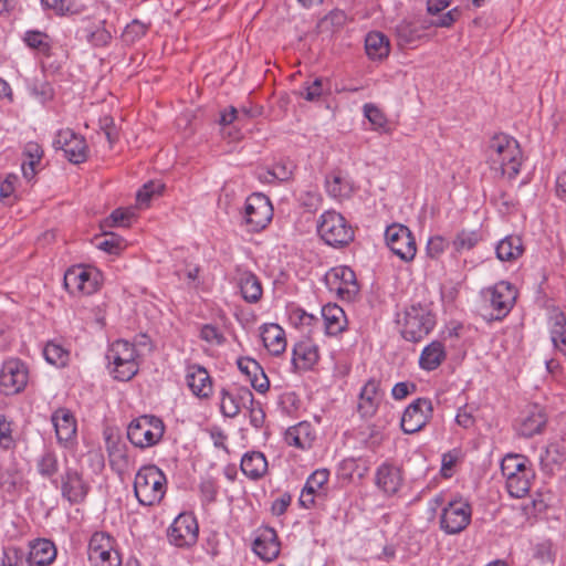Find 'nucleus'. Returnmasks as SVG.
<instances>
[{
    "label": "nucleus",
    "instance_id": "f257e3e1",
    "mask_svg": "<svg viewBox=\"0 0 566 566\" xmlns=\"http://www.w3.org/2000/svg\"><path fill=\"white\" fill-rule=\"evenodd\" d=\"M486 163L492 171L514 179L521 171L523 154L518 142L510 135L496 134L485 148Z\"/></svg>",
    "mask_w": 566,
    "mask_h": 566
},
{
    "label": "nucleus",
    "instance_id": "f03ea898",
    "mask_svg": "<svg viewBox=\"0 0 566 566\" xmlns=\"http://www.w3.org/2000/svg\"><path fill=\"white\" fill-rule=\"evenodd\" d=\"M167 491V478L155 464L142 467L134 480V493L137 501L145 506L159 504Z\"/></svg>",
    "mask_w": 566,
    "mask_h": 566
},
{
    "label": "nucleus",
    "instance_id": "7ed1b4c3",
    "mask_svg": "<svg viewBox=\"0 0 566 566\" xmlns=\"http://www.w3.org/2000/svg\"><path fill=\"white\" fill-rule=\"evenodd\" d=\"M138 353L133 344L124 339L115 340L106 353L111 373L119 381H128L139 370Z\"/></svg>",
    "mask_w": 566,
    "mask_h": 566
},
{
    "label": "nucleus",
    "instance_id": "20e7f679",
    "mask_svg": "<svg viewBox=\"0 0 566 566\" xmlns=\"http://www.w3.org/2000/svg\"><path fill=\"white\" fill-rule=\"evenodd\" d=\"M317 233L328 245L342 248L354 240V230L345 217L335 211L327 210L317 221Z\"/></svg>",
    "mask_w": 566,
    "mask_h": 566
},
{
    "label": "nucleus",
    "instance_id": "39448f33",
    "mask_svg": "<svg viewBox=\"0 0 566 566\" xmlns=\"http://www.w3.org/2000/svg\"><path fill=\"white\" fill-rule=\"evenodd\" d=\"M165 432L163 420L156 416L144 415L133 419L127 427V438L132 444L145 449L157 444Z\"/></svg>",
    "mask_w": 566,
    "mask_h": 566
},
{
    "label": "nucleus",
    "instance_id": "423d86ee",
    "mask_svg": "<svg viewBox=\"0 0 566 566\" xmlns=\"http://www.w3.org/2000/svg\"><path fill=\"white\" fill-rule=\"evenodd\" d=\"M102 284L101 272L92 266L73 265L64 273L63 285L74 296L91 295Z\"/></svg>",
    "mask_w": 566,
    "mask_h": 566
},
{
    "label": "nucleus",
    "instance_id": "0eeeda50",
    "mask_svg": "<svg viewBox=\"0 0 566 566\" xmlns=\"http://www.w3.org/2000/svg\"><path fill=\"white\" fill-rule=\"evenodd\" d=\"M87 556L91 566H120L122 556L116 539L106 532H95L90 538Z\"/></svg>",
    "mask_w": 566,
    "mask_h": 566
},
{
    "label": "nucleus",
    "instance_id": "6e6552de",
    "mask_svg": "<svg viewBox=\"0 0 566 566\" xmlns=\"http://www.w3.org/2000/svg\"><path fill=\"white\" fill-rule=\"evenodd\" d=\"M273 218V207L270 199L260 192L250 195L244 202L242 221L248 231L259 232L266 228Z\"/></svg>",
    "mask_w": 566,
    "mask_h": 566
},
{
    "label": "nucleus",
    "instance_id": "1a4fd4ad",
    "mask_svg": "<svg viewBox=\"0 0 566 566\" xmlns=\"http://www.w3.org/2000/svg\"><path fill=\"white\" fill-rule=\"evenodd\" d=\"M324 282L328 291L342 301L350 302L359 292L355 272L345 265L335 266L327 271Z\"/></svg>",
    "mask_w": 566,
    "mask_h": 566
},
{
    "label": "nucleus",
    "instance_id": "9d476101",
    "mask_svg": "<svg viewBox=\"0 0 566 566\" xmlns=\"http://www.w3.org/2000/svg\"><path fill=\"white\" fill-rule=\"evenodd\" d=\"M387 247L400 260L410 262L417 253L416 240L410 229L400 223H392L385 231Z\"/></svg>",
    "mask_w": 566,
    "mask_h": 566
},
{
    "label": "nucleus",
    "instance_id": "9b49d317",
    "mask_svg": "<svg viewBox=\"0 0 566 566\" xmlns=\"http://www.w3.org/2000/svg\"><path fill=\"white\" fill-rule=\"evenodd\" d=\"M29 379V371L20 359H9L3 363L0 370V390L6 396L21 392Z\"/></svg>",
    "mask_w": 566,
    "mask_h": 566
},
{
    "label": "nucleus",
    "instance_id": "f8f14e48",
    "mask_svg": "<svg viewBox=\"0 0 566 566\" xmlns=\"http://www.w3.org/2000/svg\"><path fill=\"white\" fill-rule=\"evenodd\" d=\"M472 510L468 502L455 500L443 507L440 517V527L447 534H459L471 522Z\"/></svg>",
    "mask_w": 566,
    "mask_h": 566
},
{
    "label": "nucleus",
    "instance_id": "ddd939ff",
    "mask_svg": "<svg viewBox=\"0 0 566 566\" xmlns=\"http://www.w3.org/2000/svg\"><path fill=\"white\" fill-rule=\"evenodd\" d=\"M432 413L433 407L430 399H416L403 411L400 423L402 431L408 434L420 431L429 422Z\"/></svg>",
    "mask_w": 566,
    "mask_h": 566
},
{
    "label": "nucleus",
    "instance_id": "4468645a",
    "mask_svg": "<svg viewBox=\"0 0 566 566\" xmlns=\"http://www.w3.org/2000/svg\"><path fill=\"white\" fill-rule=\"evenodd\" d=\"M53 147L63 150L64 156L73 164L84 163L87 158L85 139L70 128L56 133Z\"/></svg>",
    "mask_w": 566,
    "mask_h": 566
},
{
    "label": "nucleus",
    "instance_id": "2eb2a0df",
    "mask_svg": "<svg viewBox=\"0 0 566 566\" xmlns=\"http://www.w3.org/2000/svg\"><path fill=\"white\" fill-rule=\"evenodd\" d=\"M61 494L71 504H80L84 502L88 492L90 484L84 480L83 474L75 468L65 467L60 476Z\"/></svg>",
    "mask_w": 566,
    "mask_h": 566
},
{
    "label": "nucleus",
    "instance_id": "dca6fc26",
    "mask_svg": "<svg viewBox=\"0 0 566 566\" xmlns=\"http://www.w3.org/2000/svg\"><path fill=\"white\" fill-rule=\"evenodd\" d=\"M198 523L193 515L181 513L169 526L167 536L169 542L177 547L195 544L198 539Z\"/></svg>",
    "mask_w": 566,
    "mask_h": 566
},
{
    "label": "nucleus",
    "instance_id": "f3484780",
    "mask_svg": "<svg viewBox=\"0 0 566 566\" xmlns=\"http://www.w3.org/2000/svg\"><path fill=\"white\" fill-rule=\"evenodd\" d=\"M51 421L59 444L63 448L73 447L76 441L77 426L72 411L66 408H59L52 413Z\"/></svg>",
    "mask_w": 566,
    "mask_h": 566
},
{
    "label": "nucleus",
    "instance_id": "a211bd4d",
    "mask_svg": "<svg viewBox=\"0 0 566 566\" xmlns=\"http://www.w3.org/2000/svg\"><path fill=\"white\" fill-rule=\"evenodd\" d=\"M220 395V410L228 418L237 417L242 408H247L248 403L253 401V394L248 387H239L234 390L222 388Z\"/></svg>",
    "mask_w": 566,
    "mask_h": 566
},
{
    "label": "nucleus",
    "instance_id": "6ab92c4d",
    "mask_svg": "<svg viewBox=\"0 0 566 566\" xmlns=\"http://www.w3.org/2000/svg\"><path fill=\"white\" fill-rule=\"evenodd\" d=\"M492 308L496 312L494 318H504L513 308L517 291L511 283L501 281L489 290Z\"/></svg>",
    "mask_w": 566,
    "mask_h": 566
},
{
    "label": "nucleus",
    "instance_id": "aec40b11",
    "mask_svg": "<svg viewBox=\"0 0 566 566\" xmlns=\"http://www.w3.org/2000/svg\"><path fill=\"white\" fill-rule=\"evenodd\" d=\"M252 549L262 560H274L281 549L276 531L269 526L261 528L252 544Z\"/></svg>",
    "mask_w": 566,
    "mask_h": 566
},
{
    "label": "nucleus",
    "instance_id": "412c9836",
    "mask_svg": "<svg viewBox=\"0 0 566 566\" xmlns=\"http://www.w3.org/2000/svg\"><path fill=\"white\" fill-rule=\"evenodd\" d=\"M186 382L190 391L200 399H208L212 395V378L201 365L193 364L187 367Z\"/></svg>",
    "mask_w": 566,
    "mask_h": 566
},
{
    "label": "nucleus",
    "instance_id": "4be33fe9",
    "mask_svg": "<svg viewBox=\"0 0 566 566\" xmlns=\"http://www.w3.org/2000/svg\"><path fill=\"white\" fill-rule=\"evenodd\" d=\"M546 423L547 415L545 409L539 405H533L522 417L517 431L518 434L524 438H532L535 434H541L544 431Z\"/></svg>",
    "mask_w": 566,
    "mask_h": 566
},
{
    "label": "nucleus",
    "instance_id": "5701e85b",
    "mask_svg": "<svg viewBox=\"0 0 566 566\" xmlns=\"http://www.w3.org/2000/svg\"><path fill=\"white\" fill-rule=\"evenodd\" d=\"M375 484L385 495H395L402 484L400 470L392 464L382 463L376 471Z\"/></svg>",
    "mask_w": 566,
    "mask_h": 566
},
{
    "label": "nucleus",
    "instance_id": "b1692460",
    "mask_svg": "<svg viewBox=\"0 0 566 566\" xmlns=\"http://www.w3.org/2000/svg\"><path fill=\"white\" fill-rule=\"evenodd\" d=\"M318 347L310 339L297 342L292 349V364L295 369L310 370L318 361Z\"/></svg>",
    "mask_w": 566,
    "mask_h": 566
},
{
    "label": "nucleus",
    "instance_id": "393cba45",
    "mask_svg": "<svg viewBox=\"0 0 566 566\" xmlns=\"http://www.w3.org/2000/svg\"><path fill=\"white\" fill-rule=\"evenodd\" d=\"M106 21L88 22L77 30V36L94 48L107 46L112 41V33L106 29Z\"/></svg>",
    "mask_w": 566,
    "mask_h": 566
},
{
    "label": "nucleus",
    "instance_id": "a878e982",
    "mask_svg": "<svg viewBox=\"0 0 566 566\" xmlns=\"http://www.w3.org/2000/svg\"><path fill=\"white\" fill-rule=\"evenodd\" d=\"M261 338L264 347L273 356H280L286 349L284 329L276 323H265L261 327Z\"/></svg>",
    "mask_w": 566,
    "mask_h": 566
},
{
    "label": "nucleus",
    "instance_id": "bb28decb",
    "mask_svg": "<svg viewBox=\"0 0 566 566\" xmlns=\"http://www.w3.org/2000/svg\"><path fill=\"white\" fill-rule=\"evenodd\" d=\"M27 556L31 566H48L56 558V547L50 539L38 538L31 542Z\"/></svg>",
    "mask_w": 566,
    "mask_h": 566
},
{
    "label": "nucleus",
    "instance_id": "cd10ccee",
    "mask_svg": "<svg viewBox=\"0 0 566 566\" xmlns=\"http://www.w3.org/2000/svg\"><path fill=\"white\" fill-rule=\"evenodd\" d=\"M379 381L371 378L369 379L360 390L358 411L363 417H373L379 405Z\"/></svg>",
    "mask_w": 566,
    "mask_h": 566
},
{
    "label": "nucleus",
    "instance_id": "c85d7f7f",
    "mask_svg": "<svg viewBox=\"0 0 566 566\" xmlns=\"http://www.w3.org/2000/svg\"><path fill=\"white\" fill-rule=\"evenodd\" d=\"M240 468L247 478L258 481L268 472V461L262 452L250 451L243 454Z\"/></svg>",
    "mask_w": 566,
    "mask_h": 566
},
{
    "label": "nucleus",
    "instance_id": "c756f323",
    "mask_svg": "<svg viewBox=\"0 0 566 566\" xmlns=\"http://www.w3.org/2000/svg\"><path fill=\"white\" fill-rule=\"evenodd\" d=\"M284 440L289 446L298 449H308L312 447L314 436L312 434V426L302 421L290 427L284 434Z\"/></svg>",
    "mask_w": 566,
    "mask_h": 566
},
{
    "label": "nucleus",
    "instance_id": "7c9ffc66",
    "mask_svg": "<svg viewBox=\"0 0 566 566\" xmlns=\"http://www.w3.org/2000/svg\"><path fill=\"white\" fill-rule=\"evenodd\" d=\"M325 189L328 196L340 201L350 198L354 185L349 178L340 174H331L325 179Z\"/></svg>",
    "mask_w": 566,
    "mask_h": 566
},
{
    "label": "nucleus",
    "instance_id": "2f4dec72",
    "mask_svg": "<svg viewBox=\"0 0 566 566\" xmlns=\"http://www.w3.org/2000/svg\"><path fill=\"white\" fill-rule=\"evenodd\" d=\"M365 50L369 59L382 60L390 52L389 40L381 32L371 31L365 38Z\"/></svg>",
    "mask_w": 566,
    "mask_h": 566
},
{
    "label": "nucleus",
    "instance_id": "473e14b6",
    "mask_svg": "<svg viewBox=\"0 0 566 566\" xmlns=\"http://www.w3.org/2000/svg\"><path fill=\"white\" fill-rule=\"evenodd\" d=\"M446 359V350L440 342H432L426 346L419 358V366L427 371L437 369Z\"/></svg>",
    "mask_w": 566,
    "mask_h": 566
},
{
    "label": "nucleus",
    "instance_id": "72a5a7b5",
    "mask_svg": "<svg viewBox=\"0 0 566 566\" xmlns=\"http://www.w3.org/2000/svg\"><path fill=\"white\" fill-rule=\"evenodd\" d=\"M436 321H403L399 331L408 342H420L434 327Z\"/></svg>",
    "mask_w": 566,
    "mask_h": 566
},
{
    "label": "nucleus",
    "instance_id": "f704fd0d",
    "mask_svg": "<svg viewBox=\"0 0 566 566\" xmlns=\"http://www.w3.org/2000/svg\"><path fill=\"white\" fill-rule=\"evenodd\" d=\"M239 286L243 298L249 303H254L262 296L261 282L258 276L250 271H244L240 274Z\"/></svg>",
    "mask_w": 566,
    "mask_h": 566
},
{
    "label": "nucleus",
    "instance_id": "c9c22d12",
    "mask_svg": "<svg viewBox=\"0 0 566 566\" xmlns=\"http://www.w3.org/2000/svg\"><path fill=\"white\" fill-rule=\"evenodd\" d=\"M533 478V470L505 476L509 494L515 499L525 496L531 489V481Z\"/></svg>",
    "mask_w": 566,
    "mask_h": 566
},
{
    "label": "nucleus",
    "instance_id": "e433bc0d",
    "mask_svg": "<svg viewBox=\"0 0 566 566\" xmlns=\"http://www.w3.org/2000/svg\"><path fill=\"white\" fill-rule=\"evenodd\" d=\"M542 470L552 474L565 461L564 448L557 443H549L539 457Z\"/></svg>",
    "mask_w": 566,
    "mask_h": 566
},
{
    "label": "nucleus",
    "instance_id": "4c0bfd02",
    "mask_svg": "<svg viewBox=\"0 0 566 566\" xmlns=\"http://www.w3.org/2000/svg\"><path fill=\"white\" fill-rule=\"evenodd\" d=\"M496 256L501 261H514L523 253V244L520 237L507 235L502 239L495 249Z\"/></svg>",
    "mask_w": 566,
    "mask_h": 566
},
{
    "label": "nucleus",
    "instance_id": "58836bf2",
    "mask_svg": "<svg viewBox=\"0 0 566 566\" xmlns=\"http://www.w3.org/2000/svg\"><path fill=\"white\" fill-rule=\"evenodd\" d=\"M45 9H51L57 15L80 14L84 11L85 4L82 0H41Z\"/></svg>",
    "mask_w": 566,
    "mask_h": 566
},
{
    "label": "nucleus",
    "instance_id": "ea45409f",
    "mask_svg": "<svg viewBox=\"0 0 566 566\" xmlns=\"http://www.w3.org/2000/svg\"><path fill=\"white\" fill-rule=\"evenodd\" d=\"M23 41L32 50H36L39 54L49 57L51 55L50 36L38 30H29L24 33Z\"/></svg>",
    "mask_w": 566,
    "mask_h": 566
},
{
    "label": "nucleus",
    "instance_id": "a19ab883",
    "mask_svg": "<svg viewBox=\"0 0 566 566\" xmlns=\"http://www.w3.org/2000/svg\"><path fill=\"white\" fill-rule=\"evenodd\" d=\"M36 470L41 476L51 479L52 483H56L57 480L53 479L59 471L56 453L52 450H45L36 460Z\"/></svg>",
    "mask_w": 566,
    "mask_h": 566
},
{
    "label": "nucleus",
    "instance_id": "79ce46f5",
    "mask_svg": "<svg viewBox=\"0 0 566 566\" xmlns=\"http://www.w3.org/2000/svg\"><path fill=\"white\" fill-rule=\"evenodd\" d=\"M369 468L363 459L347 458L344 459L338 467V472L343 479L350 480L356 474L358 479H363Z\"/></svg>",
    "mask_w": 566,
    "mask_h": 566
},
{
    "label": "nucleus",
    "instance_id": "37998d69",
    "mask_svg": "<svg viewBox=\"0 0 566 566\" xmlns=\"http://www.w3.org/2000/svg\"><path fill=\"white\" fill-rule=\"evenodd\" d=\"M532 470L528 460L521 454H507L501 462V471L504 476L518 474Z\"/></svg>",
    "mask_w": 566,
    "mask_h": 566
},
{
    "label": "nucleus",
    "instance_id": "c03bdc74",
    "mask_svg": "<svg viewBox=\"0 0 566 566\" xmlns=\"http://www.w3.org/2000/svg\"><path fill=\"white\" fill-rule=\"evenodd\" d=\"M0 566H31L27 552L22 548L4 547L0 554Z\"/></svg>",
    "mask_w": 566,
    "mask_h": 566
},
{
    "label": "nucleus",
    "instance_id": "a18cd8bd",
    "mask_svg": "<svg viewBox=\"0 0 566 566\" xmlns=\"http://www.w3.org/2000/svg\"><path fill=\"white\" fill-rule=\"evenodd\" d=\"M43 355L49 364L56 367L65 366L69 360V352L54 342L46 343Z\"/></svg>",
    "mask_w": 566,
    "mask_h": 566
},
{
    "label": "nucleus",
    "instance_id": "49530a36",
    "mask_svg": "<svg viewBox=\"0 0 566 566\" xmlns=\"http://www.w3.org/2000/svg\"><path fill=\"white\" fill-rule=\"evenodd\" d=\"M296 165L289 158H281L275 161L268 171L274 179L287 181L293 177Z\"/></svg>",
    "mask_w": 566,
    "mask_h": 566
},
{
    "label": "nucleus",
    "instance_id": "de8ad7c7",
    "mask_svg": "<svg viewBox=\"0 0 566 566\" xmlns=\"http://www.w3.org/2000/svg\"><path fill=\"white\" fill-rule=\"evenodd\" d=\"M481 240V234L478 230H462L453 240V247L457 251L471 250Z\"/></svg>",
    "mask_w": 566,
    "mask_h": 566
},
{
    "label": "nucleus",
    "instance_id": "09e8293b",
    "mask_svg": "<svg viewBox=\"0 0 566 566\" xmlns=\"http://www.w3.org/2000/svg\"><path fill=\"white\" fill-rule=\"evenodd\" d=\"M200 338L210 345L220 346L226 343V336L216 323H208L200 328Z\"/></svg>",
    "mask_w": 566,
    "mask_h": 566
},
{
    "label": "nucleus",
    "instance_id": "8fccbe9b",
    "mask_svg": "<svg viewBox=\"0 0 566 566\" xmlns=\"http://www.w3.org/2000/svg\"><path fill=\"white\" fill-rule=\"evenodd\" d=\"M148 31V24L135 19L126 25L122 38L125 43L133 44L139 41Z\"/></svg>",
    "mask_w": 566,
    "mask_h": 566
},
{
    "label": "nucleus",
    "instance_id": "3c124183",
    "mask_svg": "<svg viewBox=\"0 0 566 566\" xmlns=\"http://www.w3.org/2000/svg\"><path fill=\"white\" fill-rule=\"evenodd\" d=\"M364 115L373 125L375 130H385L387 127V118L385 114L374 104L364 105Z\"/></svg>",
    "mask_w": 566,
    "mask_h": 566
},
{
    "label": "nucleus",
    "instance_id": "603ef678",
    "mask_svg": "<svg viewBox=\"0 0 566 566\" xmlns=\"http://www.w3.org/2000/svg\"><path fill=\"white\" fill-rule=\"evenodd\" d=\"M329 471L327 469L315 470L306 480L303 489L316 494L328 481Z\"/></svg>",
    "mask_w": 566,
    "mask_h": 566
},
{
    "label": "nucleus",
    "instance_id": "864d4df0",
    "mask_svg": "<svg viewBox=\"0 0 566 566\" xmlns=\"http://www.w3.org/2000/svg\"><path fill=\"white\" fill-rule=\"evenodd\" d=\"M551 339L556 349L566 354V321H555L551 328Z\"/></svg>",
    "mask_w": 566,
    "mask_h": 566
},
{
    "label": "nucleus",
    "instance_id": "5fc2aeb1",
    "mask_svg": "<svg viewBox=\"0 0 566 566\" xmlns=\"http://www.w3.org/2000/svg\"><path fill=\"white\" fill-rule=\"evenodd\" d=\"M134 216L130 209L118 208L111 213L105 223L109 227H128Z\"/></svg>",
    "mask_w": 566,
    "mask_h": 566
},
{
    "label": "nucleus",
    "instance_id": "6e6d98bb",
    "mask_svg": "<svg viewBox=\"0 0 566 566\" xmlns=\"http://www.w3.org/2000/svg\"><path fill=\"white\" fill-rule=\"evenodd\" d=\"M218 489V484L213 479H203L199 484V491L202 503L208 505L216 502Z\"/></svg>",
    "mask_w": 566,
    "mask_h": 566
},
{
    "label": "nucleus",
    "instance_id": "4d7b16f0",
    "mask_svg": "<svg viewBox=\"0 0 566 566\" xmlns=\"http://www.w3.org/2000/svg\"><path fill=\"white\" fill-rule=\"evenodd\" d=\"M14 446L12 438V422L4 415H0V448L9 450Z\"/></svg>",
    "mask_w": 566,
    "mask_h": 566
},
{
    "label": "nucleus",
    "instance_id": "13d9d810",
    "mask_svg": "<svg viewBox=\"0 0 566 566\" xmlns=\"http://www.w3.org/2000/svg\"><path fill=\"white\" fill-rule=\"evenodd\" d=\"M447 247L448 241L442 235L430 237L426 247L427 255L437 259L446 251Z\"/></svg>",
    "mask_w": 566,
    "mask_h": 566
},
{
    "label": "nucleus",
    "instance_id": "bf43d9fd",
    "mask_svg": "<svg viewBox=\"0 0 566 566\" xmlns=\"http://www.w3.org/2000/svg\"><path fill=\"white\" fill-rule=\"evenodd\" d=\"M163 186L156 182H148L143 186L140 190H138L136 195V200L139 207H147L151 197L155 193H159Z\"/></svg>",
    "mask_w": 566,
    "mask_h": 566
},
{
    "label": "nucleus",
    "instance_id": "052dcab7",
    "mask_svg": "<svg viewBox=\"0 0 566 566\" xmlns=\"http://www.w3.org/2000/svg\"><path fill=\"white\" fill-rule=\"evenodd\" d=\"M249 411V419L251 426H253L255 429H260L265 421V412L262 408L261 402L255 401L253 399L252 403H248V407L245 408Z\"/></svg>",
    "mask_w": 566,
    "mask_h": 566
},
{
    "label": "nucleus",
    "instance_id": "680f3d73",
    "mask_svg": "<svg viewBox=\"0 0 566 566\" xmlns=\"http://www.w3.org/2000/svg\"><path fill=\"white\" fill-rule=\"evenodd\" d=\"M301 205L310 211H316L322 203V196L317 190H307L300 195Z\"/></svg>",
    "mask_w": 566,
    "mask_h": 566
},
{
    "label": "nucleus",
    "instance_id": "e2e57ef3",
    "mask_svg": "<svg viewBox=\"0 0 566 566\" xmlns=\"http://www.w3.org/2000/svg\"><path fill=\"white\" fill-rule=\"evenodd\" d=\"M260 364L249 357H243L238 359V367L242 374H244L250 380L252 376H255V373L260 371Z\"/></svg>",
    "mask_w": 566,
    "mask_h": 566
},
{
    "label": "nucleus",
    "instance_id": "0e129e2a",
    "mask_svg": "<svg viewBox=\"0 0 566 566\" xmlns=\"http://www.w3.org/2000/svg\"><path fill=\"white\" fill-rule=\"evenodd\" d=\"M19 182V177L14 174H9L1 182H0V197L2 199L10 198L15 190V186Z\"/></svg>",
    "mask_w": 566,
    "mask_h": 566
},
{
    "label": "nucleus",
    "instance_id": "69168bd1",
    "mask_svg": "<svg viewBox=\"0 0 566 566\" xmlns=\"http://www.w3.org/2000/svg\"><path fill=\"white\" fill-rule=\"evenodd\" d=\"M324 94L323 80L315 78L311 84L305 86L304 98L310 102L317 101Z\"/></svg>",
    "mask_w": 566,
    "mask_h": 566
},
{
    "label": "nucleus",
    "instance_id": "338daca9",
    "mask_svg": "<svg viewBox=\"0 0 566 566\" xmlns=\"http://www.w3.org/2000/svg\"><path fill=\"white\" fill-rule=\"evenodd\" d=\"M250 384L260 394H264L269 390L270 381L261 366L260 371L255 373V376H252V378L250 379Z\"/></svg>",
    "mask_w": 566,
    "mask_h": 566
},
{
    "label": "nucleus",
    "instance_id": "774afa93",
    "mask_svg": "<svg viewBox=\"0 0 566 566\" xmlns=\"http://www.w3.org/2000/svg\"><path fill=\"white\" fill-rule=\"evenodd\" d=\"M292 496L290 493L282 494L279 499H276L271 506V512L275 516L283 515L287 507L291 505Z\"/></svg>",
    "mask_w": 566,
    "mask_h": 566
}]
</instances>
